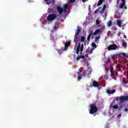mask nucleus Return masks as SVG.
Masks as SVG:
<instances>
[{"instance_id": "13", "label": "nucleus", "mask_w": 128, "mask_h": 128, "mask_svg": "<svg viewBox=\"0 0 128 128\" xmlns=\"http://www.w3.org/2000/svg\"><path fill=\"white\" fill-rule=\"evenodd\" d=\"M82 74L80 72H78V80H82Z\"/></svg>"}, {"instance_id": "15", "label": "nucleus", "mask_w": 128, "mask_h": 128, "mask_svg": "<svg viewBox=\"0 0 128 128\" xmlns=\"http://www.w3.org/2000/svg\"><path fill=\"white\" fill-rule=\"evenodd\" d=\"M106 5L104 4L102 8V10L100 12V14H104V12L106 10Z\"/></svg>"}, {"instance_id": "30", "label": "nucleus", "mask_w": 128, "mask_h": 128, "mask_svg": "<svg viewBox=\"0 0 128 128\" xmlns=\"http://www.w3.org/2000/svg\"><path fill=\"white\" fill-rule=\"evenodd\" d=\"M58 24H56V25L54 26V30H58Z\"/></svg>"}, {"instance_id": "9", "label": "nucleus", "mask_w": 128, "mask_h": 128, "mask_svg": "<svg viewBox=\"0 0 128 128\" xmlns=\"http://www.w3.org/2000/svg\"><path fill=\"white\" fill-rule=\"evenodd\" d=\"M56 10L60 14H62L64 12V8L60 6H57Z\"/></svg>"}, {"instance_id": "36", "label": "nucleus", "mask_w": 128, "mask_h": 128, "mask_svg": "<svg viewBox=\"0 0 128 128\" xmlns=\"http://www.w3.org/2000/svg\"><path fill=\"white\" fill-rule=\"evenodd\" d=\"M50 40H52V42H56V41H54V38L53 37L51 36V38H50Z\"/></svg>"}, {"instance_id": "39", "label": "nucleus", "mask_w": 128, "mask_h": 128, "mask_svg": "<svg viewBox=\"0 0 128 128\" xmlns=\"http://www.w3.org/2000/svg\"><path fill=\"white\" fill-rule=\"evenodd\" d=\"M112 76V78H114V80H116V76L114 75V76Z\"/></svg>"}, {"instance_id": "44", "label": "nucleus", "mask_w": 128, "mask_h": 128, "mask_svg": "<svg viewBox=\"0 0 128 128\" xmlns=\"http://www.w3.org/2000/svg\"><path fill=\"white\" fill-rule=\"evenodd\" d=\"M120 34H121L120 32H118V36H120Z\"/></svg>"}, {"instance_id": "24", "label": "nucleus", "mask_w": 128, "mask_h": 128, "mask_svg": "<svg viewBox=\"0 0 128 128\" xmlns=\"http://www.w3.org/2000/svg\"><path fill=\"white\" fill-rule=\"evenodd\" d=\"M44 0V2H46V4H50V3H48V0ZM52 2H53V4H54V2H56L55 1V0H52Z\"/></svg>"}, {"instance_id": "14", "label": "nucleus", "mask_w": 128, "mask_h": 128, "mask_svg": "<svg viewBox=\"0 0 128 128\" xmlns=\"http://www.w3.org/2000/svg\"><path fill=\"white\" fill-rule=\"evenodd\" d=\"M86 40V36H81L80 39L79 40V42H84Z\"/></svg>"}, {"instance_id": "19", "label": "nucleus", "mask_w": 128, "mask_h": 128, "mask_svg": "<svg viewBox=\"0 0 128 128\" xmlns=\"http://www.w3.org/2000/svg\"><path fill=\"white\" fill-rule=\"evenodd\" d=\"M104 0H100L97 4L98 6H100L102 5V4L104 2Z\"/></svg>"}, {"instance_id": "50", "label": "nucleus", "mask_w": 128, "mask_h": 128, "mask_svg": "<svg viewBox=\"0 0 128 128\" xmlns=\"http://www.w3.org/2000/svg\"><path fill=\"white\" fill-rule=\"evenodd\" d=\"M124 10H128V8L127 7H124Z\"/></svg>"}, {"instance_id": "43", "label": "nucleus", "mask_w": 128, "mask_h": 128, "mask_svg": "<svg viewBox=\"0 0 128 128\" xmlns=\"http://www.w3.org/2000/svg\"><path fill=\"white\" fill-rule=\"evenodd\" d=\"M85 56H86V58H88V54H86L85 55Z\"/></svg>"}, {"instance_id": "46", "label": "nucleus", "mask_w": 128, "mask_h": 128, "mask_svg": "<svg viewBox=\"0 0 128 128\" xmlns=\"http://www.w3.org/2000/svg\"><path fill=\"white\" fill-rule=\"evenodd\" d=\"M124 38H126V36L124 35Z\"/></svg>"}, {"instance_id": "17", "label": "nucleus", "mask_w": 128, "mask_h": 128, "mask_svg": "<svg viewBox=\"0 0 128 128\" xmlns=\"http://www.w3.org/2000/svg\"><path fill=\"white\" fill-rule=\"evenodd\" d=\"M80 58H84V56L82 55L80 56L77 57L76 58V60H77V61L80 60Z\"/></svg>"}, {"instance_id": "37", "label": "nucleus", "mask_w": 128, "mask_h": 128, "mask_svg": "<svg viewBox=\"0 0 128 128\" xmlns=\"http://www.w3.org/2000/svg\"><path fill=\"white\" fill-rule=\"evenodd\" d=\"M122 82H124V84H128V82L124 81L122 80Z\"/></svg>"}, {"instance_id": "16", "label": "nucleus", "mask_w": 128, "mask_h": 128, "mask_svg": "<svg viewBox=\"0 0 128 128\" xmlns=\"http://www.w3.org/2000/svg\"><path fill=\"white\" fill-rule=\"evenodd\" d=\"M116 24L119 26V28H122V22H120V20H117Z\"/></svg>"}, {"instance_id": "32", "label": "nucleus", "mask_w": 128, "mask_h": 128, "mask_svg": "<svg viewBox=\"0 0 128 128\" xmlns=\"http://www.w3.org/2000/svg\"><path fill=\"white\" fill-rule=\"evenodd\" d=\"M68 4H65L64 6V10H66V8H68Z\"/></svg>"}, {"instance_id": "40", "label": "nucleus", "mask_w": 128, "mask_h": 128, "mask_svg": "<svg viewBox=\"0 0 128 128\" xmlns=\"http://www.w3.org/2000/svg\"><path fill=\"white\" fill-rule=\"evenodd\" d=\"M128 108H125L124 112H128Z\"/></svg>"}, {"instance_id": "20", "label": "nucleus", "mask_w": 128, "mask_h": 128, "mask_svg": "<svg viewBox=\"0 0 128 128\" xmlns=\"http://www.w3.org/2000/svg\"><path fill=\"white\" fill-rule=\"evenodd\" d=\"M80 29L78 28L77 29L76 32L75 33V34H77V36H80Z\"/></svg>"}, {"instance_id": "1", "label": "nucleus", "mask_w": 128, "mask_h": 128, "mask_svg": "<svg viewBox=\"0 0 128 128\" xmlns=\"http://www.w3.org/2000/svg\"><path fill=\"white\" fill-rule=\"evenodd\" d=\"M98 106H96V103L92 104L90 106V108L89 112L90 114H94L98 112Z\"/></svg>"}, {"instance_id": "4", "label": "nucleus", "mask_w": 128, "mask_h": 128, "mask_svg": "<svg viewBox=\"0 0 128 128\" xmlns=\"http://www.w3.org/2000/svg\"><path fill=\"white\" fill-rule=\"evenodd\" d=\"M56 14H50L47 17V20H48V22H52V20H56Z\"/></svg>"}, {"instance_id": "18", "label": "nucleus", "mask_w": 128, "mask_h": 128, "mask_svg": "<svg viewBox=\"0 0 128 128\" xmlns=\"http://www.w3.org/2000/svg\"><path fill=\"white\" fill-rule=\"evenodd\" d=\"M124 6H126V2H122V3L120 5V8H122Z\"/></svg>"}, {"instance_id": "2", "label": "nucleus", "mask_w": 128, "mask_h": 128, "mask_svg": "<svg viewBox=\"0 0 128 128\" xmlns=\"http://www.w3.org/2000/svg\"><path fill=\"white\" fill-rule=\"evenodd\" d=\"M128 96H122L116 98V102H118L120 104H122L124 102H128Z\"/></svg>"}, {"instance_id": "48", "label": "nucleus", "mask_w": 128, "mask_h": 128, "mask_svg": "<svg viewBox=\"0 0 128 128\" xmlns=\"http://www.w3.org/2000/svg\"><path fill=\"white\" fill-rule=\"evenodd\" d=\"M122 2H126V0H121Z\"/></svg>"}, {"instance_id": "52", "label": "nucleus", "mask_w": 128, "mask_h": 128, "mask_svg": "<svg viewBox=\"0 0 128 128\" xmlns=\"http://www.w3.org/2000/svg\"><path fill=\"white\" fill-rule=\"evenodd\" d=\"M116 68H120V66H118V65H116Z\"/></svg>"}, {"instance_id": "51", "label": "nucleus", "mask_w": 128, "mask_h": 128, "mask_svg": "<svg viewBox=\"0 0 128 128\" xmlns=\"http://www.w3.org/2000/svg\"><path fill=\"white\" fill-rule=\"evenodd\" d=\"M120 2V0H117V4H118Z\"/></svg>"}, {"instance_id": "47", "label": "nucleus", "mask_w": 128, "mask_h": 128, "mask_svg": "<svg viewBox=\"0 0 128 128\" xmlns=\"http://www.w3.org/2000/svg\"><path fill=\"white\" fill-rule=\"evenodd\" d=\"M111 58H112V60H114V56H112L111 57Z\"/></svg>"}, {"instance_id": "23", "label": "nucleus", "mask_w": 128, "mask_h": 128, "mask_svg": "<svg viewBox=\"0 0 128 128\" xmlns=\"http://www.w3.org/2000/svg\"><path fill=\"white\" fill-rule=\"evenodd\" d=\"M122 46L124 48H126V42H122Z\"/></svg>"}, {"instance_id": "29", "label": "nucleus", "mask_w": 128, "mask_h": 128, "mask_svg": "<svg viewBox=\"0 0 128 128\" xmlns=\"http://www.w3.org/2000/svg\"><path fill=\"white\" fill-rule=\"evenodd\" d=\"M112 26V20H110L108 23V26Z\"/></svg>"}, {"instance_id": "27", "label": "nucleus", "mask_w": 128, "mask_h": 128, "mask_svg": "<svg viewBox=\"0 0 128 128\" xmlns=\"http://www.w3.org/2000/svg\"><path fill=\"white\" fill-rule=\"evenodd\" d=\"M83 76H86V70H84L82 72Z\"/></svg>"}, {"instance_id": "6", "label": "nucleus", "mask_w": 128, "mask_h": 128, "mask_svg": "<svg viewBox=\"0 0 128 128\" xmlns=\"http://www.w3.org/2000/svg\"><path fill=\"white\" fill-rule=\"evenodd\" d=\"M118 48V46L116 44H112L108 47V50H114Z\"/></svg>"}, {"instance_id": "38", "label": "nucleus", "mask_w": 128, "mask_h": 128, "mask_svg": "<svg viewBox=\"0 0 128 128\" xmlns=\"http://www.w3.org/2000/svg\"><path fill=\"white\" fill-rule=\"evenodd\" d=\"M99 10L98 9H96L95 11H94V14H98V12Z\"/></svg>"}, {"instance_id": "41", "label": "nucleus", "mask_w": 128, "mask_h": 128, "mask_svg": "<svg viewBox=\"0 0 128 128\" xmlns=\"http://www.w3.org/2000/svg\"><path fill=\"white\" fill-rule=\"evenodd\" d=\"M120 116H122V114H119L118 115L117 118H120Z\"/></svg>"}, {"instance_id": "11", "label": "nucleus", "mask_w": 128, "mask_h": 128, "mask_svg": "<svg viewBox=\"0 0 128 128\" xmlns=\"http://www.w3.org/2000/svg\"><path fill=\"white\" fill-rule=\"evenodd\" d=\"M114 92H116V90H107V94H114Z\"/></svg>"}, {"instance_id": "28", "label": "nucleus", "mask_w": 128, "mask_h": 128, "mask_svg": "<svg viewBox=\"0 0 128 128\" xmlns=\"http://www.w3.org/2000/svg\"><path fill=\"white\" fill-rule=\"evenodd\" d=\"M90 38H92V35L88 34V36L87 37L88 42H89V40H90Z\"/></svg>"}, {"instance_id": "45", "label": "nucleus", "mask_w": 128, "mask_h": 128, "mask_svg": "<svg viewBox=\"0 0 128 128\" xmlns=\"http://www.w3.org/2000/svg\"><path fill=\"white\" fill-rule=\"evenodd\" d=\"M82 2H86V0H82Z\"/></svg>"}, {"instance_id": "7", "label": "nucleus", "mask_w": 128, "mask_h": 128, "mask_svg": "<svg viewBox=\"0 0 128 128\" xmlns=\"http://www.w3.org/2000/svg\"><path fill=\"white\" fill-rule=\"evenodd\" d=\"M92 86H94V88H102V86L98 84L96 81L94 80L92 81Z\"/></svg>"}, {"instance_id": "49", "label": "nucleus", "mask_w": 128, "mask_h": 128, "mask_svg": "<svg viewBox=\"0 0 128 128\" xmlns=\"http://www.w3.org/2000/svg\"><path fill=\"white\" fill-rule=\"evenodd\" d=\"M122 108V106H120V107H119V110H120L121 108Z\"/></svg>"}, {"instance_id": "31", "label": "nucleus", "mask_w": 128, "mask_h": 128, "mask_svg": "<svg viewBox=\"0 0 128 128\" xmlns=\"http://www.w3.org/2000/svg\"><path fill=\"white\" fill-rule=\"evenodd\" d=\"M110 73V76H114V71L111 70Z\"/></svg>"}, {"instance_id": "21", "label": "nucleus", "mask_w": 128, "mask_h": 128, "mask_svg": "<svg viewBox=\"0 0 128 128\" xmlns=\"http://www.w3.org/2000/svg\"><path fill=\"white\" fill-rule=\"evenodd\" d=\"M86 54H92V53H90V48H88L86 50Z\"/></svg>"}, {"instance_id": "26", "label": "nucleus", "mask_w": 128, "mask_h": 128, "mask_svg": "<svg viewBox=\"0 0 128 128\" xmlns=\"http://www.w3.org/2000/svg\"><path fill=\"white\" fill-rule=\"evenodd\" d=\"M112 108H114V110H118V106L115 105V106H112Z\"/></svg>"}, {"instance_id": "3", "label": "nucleus", "mask_w": 128, "mask_h": 128, "mask_svg": "<svg viewBox=\"0 0 128 128\" xmlns=\"http://www.w3.org/2000/svg\"><path fill=\"white\" fill-rule=\"evenodd\" d=\"M80 50V54H82L84 52V44H82L80 46V42L78 44V46L76 48V54H78Z\"/></svg>"}, {"instance_id": "35", "label": "nucleus", "mask_w": 128, "mask_h": 128, "mask_svg": "<svg viewBox=\"0 0 128 128\" xmlns=\"http://www.w3.org/2000/svg\"><path fill=\"white\" fill-rule=\"evenodd\" d=\"M74 2H76V0H70V4H74Z\"/></svg>"}, {"instance_id": "34", "label": "nucleus", "mask_w": 128, "mask_h": 128, "mask_svg": "<svg viewBox=\"0 0 128 128\" xmlns=\"http://www.w3.org/2000/svg\"><path fill=\"white\" fill-rule=\"evenodd\" d=\"M94 34V31H92V30L90 32V33L89 34V35L90 36H92Z\"/></svg>"}, {"instance_id": "42", "label": "nucleus", "mask_w": 128, "mask_h": 128, "mask_svg": "<svg viewBox=\"0 0 128 128\" xmlns=\"http://www.w3.org/2000/svg\"><path fill=\"white\" fill-rule=\"evenodd\" d=\"M112 71L114 70V67H111V68H110V72H112Z\"/></svg>"}, {"instance_id": "33", "label": "nucleus", "mask_w": 128, "mask_h": 128, "mask_svg": "<svg viewBox=\"0 0 128 128\" xmlns=\"http://www.w3.org/2000/svg\"><path fill=\"white\" fill-rule=\"evenodd\" d=\"M94 48H92L91 50H90V54H92L94 50Z\"/></svg>"}, {"instance_id": "22", "label": "nucleus", "mask_w": 128, "mask_h": 128, "mask_svg": "<svg viewBox=\"0 0 128 128\" xmlns=\"http://www.w3.org/2000/svg\"><path fill=\"white\" fill-rule=\"evenodd\" d=\"M100 36H98V37H96L95 38V42L98 43V40H100Z\"/></svg>"}, {"instance_id": "53", "label": "nucleus", "mask_w": 128, "mask_h": 128, "mask_svg": "<svg viewBox=\"0 0 128 128\" xmlns=\"http://www.w3.org/2000/svg\"><path fill=\"white\" fill-rule=\"evenodd\" d=\"M28 2H32V1L30 0H28Z\"/></svg>"}, {"instance_id": "5", "label": "nucleus", "mask_w": 128, "mask_h": 128, "mask_svg": "<svg viewBox=\"0 0 128 128\" xmlns=\"http://www.w3.org/2000/svg\"><path fill=\"white\" fill-rule=\"evenodd\" d=\"M104 25L102 26L101 28L96 30L94 33V36H96L98 34H102V30H104Z\"/></svg>"}, {"instance_id": "25", "label": "nucleus", "mask_w": 128, "mask_h": 128, "mask_svg": "<svg viewBox=\"0 0 128 128\" xmlns=\"http://www.w3.org/2000/svg\"><path fill=\"white\" fill-rule=\"evenodd\" d=\"M92 48H96V43L92 42Z\"/></svg>"}, {"instance_id": "12", "label": "nucleus", "mask_w": 128, "mask_h": 128, "mask_svg": "<svg viewBox=\"0 0 128 128\" xmlns=\"http://www.w3.org/2000/svg\"><path fill=\"white\" fill-rule=\"evenodd\" d=\"M100 22H102V20H100L99 19L96 20V24L98 26V28H100Z\"/></svg>"}, {"instance_id": "10", "label": "nucleus", "mask_w": 128, "mask_h": 128, "mask_svg": "<svg viewBox=\"0 0 128 128\" xmlns=\"http://www.w3.org/2000/svg\"><path fill=\"white\" fill-rule=\"evenodd\" d=\"M71 44L72 43L70 41L66 42L65 43L64 50H66V48H68V46H70Z\"/></svg>"}, {"instance_id": "8", "label": "nucleus", "mask_w": 128, "mask_h": 128, "mask_svg": "<svg viewBox=\"0 0 128 128\" xmlns=\"http://www.w3.org/2000/svg\"><path fill=\"white\" fill-rule=\"evenodd\" d=\"M78 36L80 35H78L76 34H74V42H75V44H78V42H80V38L78 37Z\"/></svg>"}]
</instances>
